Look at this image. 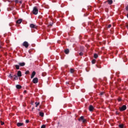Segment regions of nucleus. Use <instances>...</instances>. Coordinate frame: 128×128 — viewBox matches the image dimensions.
<instances>
[{
    "label": "nucleus",
    "instance_id": "25",
    "mask_svg": "<svg viewBox=\"0 0 128 128\" xmlns=\"http://www.w3.org/2000/svg\"><path fill=\"white\" fill-rule=\"evenodd\" d=\"M126 10L128 12V4H126Z\"/></svg>",
    "mask_w": 128,
    "mask_h": 128
},
{
    "label": "nucleus",
    "instance_id": "32",
    "mask_svg": "<svg viewBox=\"0 0 128 128\" xmlns=\"http://www.w3.org/2000/svg\"><path fill=\"white\" fill-rule=\"evenodd\" d=\"M103 94H104V92H101L100 93V96H102Z\"/></svg>",
    "mask_w": 128,
    "mask_h": 128
},
{
    "label": "nucleus",
    "instance_id": "7",
    "mask_svg": "<svg viewBox=\"0 0 128 128\" xmlns=\"http://www.w3.org/2000/svg\"><path fill=\"white\" fill-rule=\"evenodd\" d=\"M18 65L20 66H26V63L24 62H19Z\"/></svg>",
    "mask_w": 128,
    "mask_h": 128
},
{
    "label": "nucleus",
    "instance_id": "42",
    "mask_svg": "<svg viewBox=\"0 0 128 128\" xmlns=\"http://www.w3.org/2000/svg\"><path fill=\"white\" fill-rule=\"evenodd\" d=\"M0 48H2V46H0Z\"/></svg>",
    "mask_w": 128,
    "mask_h": 128
},
{
    "label": "nucleus",
    "instance_id": "39",
    "mask_svg": "<svg viewBox=\"0 0 128 128\" xmlns=\"http://www.w3.org/2000/svg\"><path fill=\"white\" fill-rule=\"evenodd\" d=\"M126 28H128V24H127L126 25Z\"/></svg>",
    "mask_w": 128,
    "mask_h": 128
},
{
    "label": "nucleus",
    "instance_id": "8",
    "mask_svg": "<svg viewBox=\"0 0 128 128\" xmlns=\"http://www.w3.org/2000/svg\"><path fill=\"white\" fill-rule=\"evenodd\" d=\"M30 28H36V26L34 24H30Z\"/></svg>",
    "mask_w": 128,
    "mask_h": 128
},
{
    "label": "nucleus",
    "instance_id": "22",
    "mask_svg": "<svg viewBox=\"0 0 128 128\" xmlns=\"http://www.w3.org/2000/svg\"><path fill=\"white\" fill-rule=\"evenodd\" d=\"M98 54H94V58H98Z\"/></svg>",
    "mask_w": 128,
    "mask_h": 128
},
{
    "label": "nucleus",
    "instance_id": "4",
    "mask_svg": "<svg viewBox=\"0 0 128 128\" xmlns=\"http://www.w3.org/2000/svg\"><path fill=\"white\" fill-rule=\"evenodd\" d=\"M22 46H25V48H28V46H29L28 42H26V41H25L23 42Z\"/></svg>",
    "mask_w": 128,
    "mask_h": 128
},
{
    "label": "nucleus",
    "instance_id": "13",
    "mask_svg": "<svg viewBox=\"0 0 128 128\" xmlns=\"http://www.w3.org/2000/svg\"><path fill=\"white\" fill-rule=\"evenodd\" d=\"M12 78L13 80H18V76H16V75H14L13 76Z\"/></svg>",
    "mask_w": 128,
    "mask_h": 128
},
{
    "label": "nucleus",
    "instance_id": "30",
    "mask_svg": "<svg viewBox=\"0 0 128 128\" xmlns=\"http://www.w3.org/2000/svg\"><path fill=\"white\" fill-rule=\"evenodd\" d=\"M80 56H84V53H82V52H80V54H79Z\"/></svg>",
    "mask_w": 128,
    "mask_h": 128
},
{
    "label": "nucleus",
    "instance_id": "9",
    "mask_svg": "<svg viewBox=\"0 0 128 128\" xmlns=\"http://www.w3.org/2000/svg\"><path fill=\"white\" fill-rule=\"evenodd\" d=\"M17 76L18 78H20V76H22V72L20 71H18V73H17Z\"/></svg>",
    "mask_w": 128,
    "mask_h": 128
},
{
    "label": "nucleus",
    "instance_id": "28",
    "mask_svg": "<svg viewBox=\"0 0 128 128\" xmlns=\"http://www.w3.org/2000/svg\"><path fill=\"white\" fill-rule=\"evenodd\" d=\"M53 24H54V22H51L50 23L49 26H52Z\"/></svg>",
    "mask_w": 128,
    "mask_h": 128
},
{
    "label": "nucleus",
    "instance_id": "35",
    "mask_svg": "<svg viewBox=\"0 0 128 128\" xmlns=\"http://www.w3.org/2000/svg\"><path fill=\"white\" fill-rule=\"evenodd\" d=\"M118 102H122V99L120 98H118Z\"/></svg>",
    "mask_w": 128,
    "mask_h": 128
},
{
    "label": "nucleus",
    "instance_id": "27",
    "mask_svg": "<svg viewBox=\"0 0 128 128\" xmlns=\"http://www.w3.org/2000/svg\"><path fill=\"white\" fill-rule=\"evenodd\" d=\"M92 62L93 64H96V60H92Z\"/></svg>",
    "mask_w": 128,
    "mask_h": 128
},
{
    "label": "nucleus",
    "instance_id": "19",
    "mask_svg": "<svg viewBox=\"0 0 128 128\" xmlns=\"http://www.w3.org/2000/svg\"><path fill=\"white\" fill-rule=\"evenodd\" d=\"M18 2L20 4H22V1H18V0H16L15 1V4H18Z\"/></svg>",
    "mask_w": 128,
    "mask_h": 128
},
{
    "label": "nucleus",
    "instance_id": "20",
    "mask_svg": "<svg viewBox=\"0 0 128 128\" xmlns=\"http://www.w3.org/2000/svg\"><path fill=\"white\" fill-rule=\"evenodd\" d=\"M35 104H36V107L38 108V106H40V102H36Z\"/></svg>",
    "mask_w": 128,
    "mask_h": 128
},
{
    "label": "nucleus",
    "instance_id": "10",
    "mask_svg": "<svg viewBox=\"0 0 128 128\" xmlns=\"http://www.w3.org/2000/svg\"><path fill=\"white\" fill-rule=\"evenodd\" d=\"M64 52L66 54H70V50H68V48L64 50Z\"/></svg>",
    "mask_w": 128,
    "mask_h": 128
},
{
    "label": "nucleus",
    "instance_id": "31",
    "mask_svg": "<svg viewBox=\"0 0 128 128\" xmlns=\"http://www.w3.org/2000/svg\"><path fill=\"white\" fill-rule=\"evenodd\" d=\"M112 28V24H109L108 26V28Z\"/></svg>",
    "mask_w": 128,
    "mask_h": 128
},
{
    "label": "nucleus",
    "instance_id": "26",
    "mask_svg": "<svg viewBox=\"0 0 128 128\" xmlns=\"http://www.w3.org/2000/svg\"><path fill=\"white\" fill-rule=\"evenodd\" d=\"M46 128V124H43L41 126V128Z\"/></svg>",
    "mask_w": 128,
    "mask_h": 128
},
{
    "label": "nucleus",
    "instance_id": "37",
    "mask_svg": "<svg viewBox=\"0 0 128 128\" xmlns=\"http://www.w3.org/2000/svg\"><path fill=\"white\" fill-rule=\"evenodd\" d=\"M24 94H26V90H24Z\"/></svg>",
    "mask_w": 128,
    "mask_h": 128
},
{
    "label": "nucleus",
    "instance_id": "18",
    "mask_svg": "<svg viewBox=\"0 0 128 128\" xmlns=\"http://www.w3.org/2000/svg\"><path fill=\"white\" fill-rule=\"evenodd\" d=\"M40 116H42V117H44V112H40Z\"/></svg>",
    "mask_w": 128,
    "mask_h": 128
},
{
    "label": "nucleus",
    "instance_id": "16",
    "mask_svg": "<svg viewBox=\"0 0 128 128\" xmlns=\"http://www.w3.org/2000/svg\"><path fill=\"white\" fill-rule=\"evenodd\" d=\"M76 72V70H74V68H70V74H74V72Z\"/></svg>",
    "mask_w": 128,
    "mask_h": 128
},
{
    "label": "nucleus",
    "instance_id": "29",
    "mask_svg": "<svg viewBox=\"0 0 128 128\" xmlns=\"http://www.w3.org/2000/svg\"><path fill=\"white\" fill-rule=\"evenodd\" d=\"M0 124H1V126H4V122L0 121Z\"/></svg>",
    "mask_w": 128,
    "mask_h": 128
},
{
    "label": "nucleus",
    "instance_id": "1",
    "mask_svg": "<svg viewBox=\"0 0 128 128\" xmlns=\"http://www.w3.org/2000/svg\"><path fill=\"white\" fill-rule=\"evenodd\" d=\"M79 122H80V120H82L83 124H84L85 122H86V120L84 119V116H81L79 118H78Z\"/></svg>",
    "mask_w": 128,
    "mask_h": 128
},
{
    "label": "nucleus",
    "instance_id": "41",
    "mask_svg": "<svg viewBox=\"0 0 128 128\" xmlns=\"http://www.w3.org/2000/svg\"><path fill=\"white\" fill-rule=\"evenodd\" d=\"M42 76H44L45 75H44V73H42Z\"/></svg>",
    "mask_w": 128,
    "mask_h": 128
},
{
    "label": "nucleus",
    "instance_id": "2",
    "mask_svg": "<svg viewBox=\"0 0 128 128\" xmlns=\"http://www.w3.org/2000/svg\"><path fill=\"white\" fill-rule=\"evenodd\" d=\"M32 12L34 14L36 15L37 14L38 12V8L36 7H34Z\"/></svg>",
    "mask_w": 128,
    "mask_h": 128
},
{
    "label": "nucleus",
    "instance_id": "44",
    "mask_svg": "<svg viewBox=\"0 0 128 128\" xmlns=\"http://www.w3.org/2000/svg\"><path fill=\"white\" fill-rule=\"evenodd\" d=\"M66 84H68V82H66Z\"/></svg>",
    "mask_w": 128,
    "mask_h": 128
},
{
    "label": "nucleus",
    "instance_id": "36",
    "mask_svg": "<svg viewBox=\"0 0 128 128\" xmlns=\"http://www.w3.org/2000/svg\"><path fill=\"white\" fill-rule=\"evenodd\" d=\"M12 14H13L14 16H16V12H13Z\"/></svg>",
    "mask_w": 128,
    "mask_h": 128
},
{
    "label": "nucleus",
    "instance_id": "21",
    "mask_svg": "<svg viewBox=\"0 0 128 128\" xmlns=\"http://www.w3.org/2000/svg\"><path fill=\"white\" fill-rule=\"evenodd\" d=\"M15 68H16V70H19L20 69V65H15Z\"/></svg>",
    "mask_w": 128,
    "mask_h": 128
},
{
    "label": "nucleus",
    "instance_id": "12",
    "mask_svg": "<svg viewBox=\"0 0 128 128\" xmlns=\"http://www.w3.org/2000/svg\"><path fill=\"white\" fill-rule=\"evenodd\" d=\"M17 126H24V123L22 122H18L16 124Z\"/></svg>",
    "mask_w": 128,
    "mask_h": 128
},
{
    "label": "nucleus",
    "instance_id": "5",
    "mask_svg": "<svg viewBox=\"0 0 128 128\" xmlns=\"http://www.w3.org/2000/svg\"><path fill=\"white\" fill-rule=\"evenodd\" d=\"M32 82L34 84H38V78H35L33 79Z\"/></svg>",
    "mask_w": 128,
    "mask_h": 128
},
{
    "label": "nucleus",
    "instance_id": "3",
    "mask_svg": "<svg viewBox=\"0 0 128 128\" xmlns=\"http://www.w3.org/2000/svg\"><path fill=\"white\" fill-rule=\"evenodd\" d=\"M119 110L120 112H124L126 110V105H124L122 107H120Z\"/></svg>",
    "mask_w": 128,
    "mask_h": 128
},
{
    "label": "nucleus",
    "instance_id": "17",
    "mask_svg": "<svg viewBox=\"0 0 128 128\" xmlns=\"http://www.w3.org/2000/svg\"><path fill=\"white\" fill-rule=\"evenodd\" d=\"M22 19H20V20H18L16 22V24H22Z\"/></svg>",
    "mask_w": 128,
    "mask_h": 128
},
{
    "label": "nucleus",
    "instance_id": "24",
    "mask_svg": "<svg viewBox=\"0 0 128 128\" xmlns=\"http://www.w3.org/2000/svg\"><path fill=\"white\" fill-rule=\"evenodd\" d=\"M25 74H30V71L27 70L25 72Z\"/></svg>",
    "mask_w": 128,
    "mask_h": 128
},
{
    "label": "nucleus",
    "instance_id": "34",
    "mask_svg": "<svg viewBox=\"0 0 128 128\" xmlns=\"http://www.w3.org/2000/svg\"><path fill=\"white\" fill-rule=\"evenodd\" d=\"M12 76H12L10 74L9 76V78H12Z\"/></svg>",
    "mask_w": 128,
    "mask_h": 128
},
{
    "label": "nucleus",
    "instance_id": "14",
    "mask_svg": "<svg viewBox=\"0 0 128 128\" xmlns=\"http://www.w3.org/2000/svg\"><path fill=\"white\" fill-rule=\"evenodd\" d=\"M105 4H106V2L108 4H112V0H108L104 2Z\"/></svg>",
    "mask_w": 128,
    "mask_h": 128
},
{
    "label": "nucleus",
    "instance_id": "11",
    "mask_svg": "<svg viewBox=\"0 0 128 128\" xmlns=\"http://www.w3.org/2000/svg\"><path fill=\"white\" fill-rule=\"evenodd\" d=\"M34 76H36V72L34 71L32 72V74L31 75L30 78H34Z\"/></svg>",
    "mask_w": 128,
    "mask_h": 128
},
{
    "label": "nucleus",
    "instance_id": "23",
    "mask_svg": "<svg viewBox=\"0 0 128 128\" xmlns=\"http://www.w3.org/2000/svg\"><path fill=\"white\" fill-rule=\"evenodd\" d=\"M119 128H124V125H123V124H119Z\"/></svg>",
    "mask_w": 128,
    "mask_h": 128
},
{
    "label": "nucleus",
    "instance_id": "43",
    "mask_svg": "<svg viewBox=\"0 0 128 128\" xmlns=\"http://www.w3.org/2000/svg\"><path fill=\"white\" fill-rule=\"evenodd\" d=\"M10 10H12V8H11V9H10Z\"/></svg>",
    "mask_w": 128,
    "mask_h": 128
},
{
    "label": "nucleus",
    "instance_id": "15",
    "mask_svg": "<svg viewBox=\"0 0 128 128\" xmlns=\"http://www.w3.org/2000/svg\"><path fill=\"white\" fill-rule=\"evenodd\" d=\"M16 88L18 90H20V88H22V86L19 85V84H17V85H16Z\"/></svg>",
    "mask_w": 128,
    "mask_h": 128
},
{
    "label": "nucleus",
    "instance_id": "40",
    "mask_svg": "<svg viewBox=\"0 0 128 128\" xmlns=\"http://www.w3.org/2000/svg\"><path fill=\"white\" fill-rule=\"evenodd\" d=\"M9 2H14V1H9Z\"/></svg>",
    "mask_w": 128,
    "mask_h": 128
},
{
    "label": "nucleus",
    "instance_id": "38",
    "mask_svg": "<svg viewBox=\"0 0 128 128\" xmlns=\"http://www.w3.org/2000/svg\"><path fill=\"white\" fill-rule=\"evenodd\" d=\"M120 114L119 112H116V114Z\"/></svg>",
    "mask_w": 128,
    "mask_h": 128
},
{
    "label": "nucleus",
    "instance_id": "6",
    "mask_svg": "<svg viewBox=\"0 0 128 128\" xmlns=\"http://www.w3.org/2000/svg\"><path fill=\"white\" fill-rule=\"evenodd\" d=\"M94 106H92V105L90 106L88 108L90 112H92V110H94Z\"/></svg>",
    "mask_w": 128,
    "mask_h": 128
},
{
    "label": "nucleus",
    "instance_id": "33",
    "mask_svg": "<svg viewBox=\"0 0 128 128\" xmlns=\"http://www.w3.org/2000/svg\"><path fill=\"white\" fill-rule=\"evenodd\" d=\"M26 124H28V122H30V120H26Z\"/></svg>",
    "mask_w": 128,
    "mask_h": 128
}]
</instances>
